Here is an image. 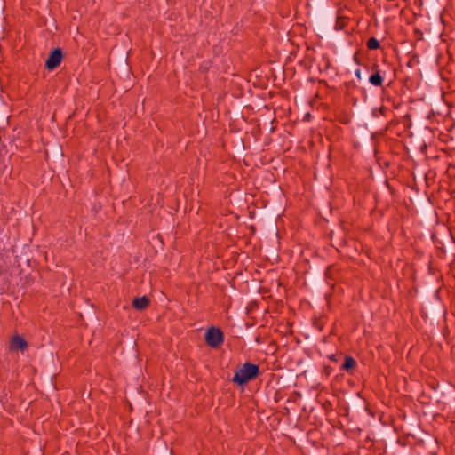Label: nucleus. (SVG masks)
<instances>
[{"label":"nucleus","instance_id":"nucleus-1","mask_svg":"<svg viewBox=\"0 0 455 455\" xmlns=\"http://www.w3.org/2000/svg\"><path fill=\"white\" fill-rule=\"evenodd\" d=\"M259 373L260 371L258 364L246 362L235 371L232 381L238 386L243 387L249 381L258 378Z\"/></svg>","mask_w":455,"mask_h":455},{"label":"nucleus","instance_id":"nucleus-9","mask_svg":"<svg viewBox=\"0 0 455 455\" xmlns=\"http://www.w3.org/2000/svg\"><path fill=\"white\" fill-rule=\"evenodd\" d=\"M387 111H388V109L387 108H385L384 106H382L379 109L373 110V116H378L377 113H379L380 116H386Z\"/></svg>","mask_w":455,"mask_h":455},{"label":"nucleus","instance_id":"nucleus-7","mask_svg":"<svg viewBox=\"0 0 455 455\" xmlns=\"http://www.w3.org/2000/svg\"><path fill=\"white\" fill-rule=\"evenodd\" d=\"M356 366L355 360L351 355H347L345 357V361L343 364L341 365V370L349 371L353 370Z\"/></svg>","mask_w":455,"mask_h":455},{"label":"nucleus","instance_id":"nucleus-6","mask_svg":"<svg viewBox=\"0 0 455 455\" xmlns=\"http://www.w3.org/2000/svg\"><path fill=\"white\" fill-rule=\"evenodd\" d=\"M369 82L371 84H372L374 86H381L382 85L383 77L378 69L372 75L370 76Z\"/></svg>","mask_w":455,"mask_h":455},{"label":"nucleus","instance_id":"nucleus-10","mask_svg":"<svg viewBox=\"0 0 455 455\" xmlns=\"http://www.w3.org/2000/svg\"><path fill=\"white\" fill-rule=\"evenodd\" d=\"M355 76L357 77L358 80L362 79V74H361V69L360 68H357L355 70Z\"/></svg>","mask_w":455,"mask_h":455},{"label":"nucleus","instance_id":"nucleus-4","mask_svg":"<svg viewBox=\"0 0 455 455\" xmlns=\"http://www.w3.org/2000/svg\"><path fill=\"white\" fill-rule=\"evenodd\" d=\"M11 347L14 349L24 351L28 347V342L20 335H15L11 340Z\"/></svg>","mask_w":455,"mask_h":455},{"label":"nucleus","instance_id":"nucleus-2","mask_svg":"<svg viewBox=\"0 0 455 455\" xmlns=\"http://www.w3.org/2000/svg\"><path fill=\"white\" fill-rule=\"evenodd\" d=\"M205 342L212 348L219 347L224 342V335L218 327L212 326L205 332Z\"/></svg>","mask_w":455,"mask_h":455},{"label":"nucleus","instance_id":"nucleus-11","mask_svg":"<svg viewBox=\"0 0 455 455\" xmlns=\"http://www.w3.org/2000/svg\"><path fill=\"white\" fill-rule=\"evenodd\" d=\"M325 372H326L327 375H330L331 368L330 367H325Z\"/></svg>","mask_w":455,"mask_h":455},{"label":"nucleus","instance_id":"nucleus-8","mask_svg":"<svg viewBox=\"0 0 455 455\" xmlns=\"http://www.w3.org/2000/svg\"><path fill=\"white\" fill-rule=\"evenodd\" d=\"M369 50H377L380 47L379 41L376 37H370L366 42Z\"/></svg>","mask_w":455,"mask_h":455},{"label":"nucleus","instance_id":"nucleus-5","mask_svg":"<svg viewBox=\"0 0 455 455\" xmlns=\"http://www.w3.org/2000/svg\"><path fill=\"white\" fill-rule=\"evenodd\" d=\"M150 300L147 296L134 298L132 307L138 310L146 309L149 306Z\"/></svg>","mask_w":455,"mask_h":455},{"label":"nucleus","instance_id":"nucleus-3","mask_svg":"<svg viewBox=\"0 0 455 455\" xmlns=\"http://www.w3.org/2000/svg\"><path fill=\"white\" fill-rule=\"evenodd\" d=\"M63 59V52L60 48L57 47L51 51L46 61L45 68L48 70H53L58 68Z\"/></svg>","mask_w":455,"mask_h":455}]
</instances>
